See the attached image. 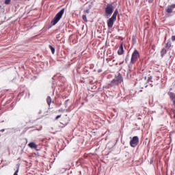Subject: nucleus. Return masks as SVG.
Instances as JSON below:
<instances>
[{
    "label": "nucleus",
    "mask_w": 175,
    "mask_h": 175,
    "mask_svg": "<svg viewBox=\"0 0 175 175\" xmlns=\"http://www.w3.org/2000/svg\"><path fill=\"white\" fill-rule=\"evenodd\" d=\"M124 81V78L121 74H118V75L115 76V78L111 81V83L108 85L109 87H114V85H118V84H121Z\"/></svg>",
    "instance_id": "f257e3e1"
},
{
    "label": "nucleus",
    "mask_w": 175,
    "mask_h": 175,
    "mask_svg": "<svg viewBox=\"0 0 175 175\" xmlns=\"http://www.w3.org/2000/svg\"><path fill=\"white\" fill-rule=\"evenodd\" d=\"M64 13H65V9H62L57 14H55L53 19L51 21V24L52 25H55L61 18H62V16H64Z\"/></svg>",
    "instance_id": "f03ea898"
},
{
    "label": "nucleus",
    "mask_w": 175,
    "mask_h": 175,
    "mask_svg": "<svg viewBox=\"0 0 175 175\" xmlns=\"http://www.w3.org/2000/svg\"><path fill=\"white\" fill-rule=\"evenodd\" d=\"M139 57L140 54L139 53V51H137V50H135L131 55L130 64L129 65V69H132V65H133V64H135L136 61L139 59Z\"/></svg>",
    "instance_id": "7ed1b4c3"
},
{
    "label": "nucleus",
    "mask_w": 175,
    "mask_h": 175,
    "mask_svg": "<svg viewBox=\"0 0 175 175\" xmlns=\"http://www.w3.org/2000/svg\"><path fill=\"white\" fill-rule=\"evenodd\" d=\"M117 14H118V10H116L107 22L108 28H113V25H114L115 21L117 20Z\"/></svg>",
    "instance_id": "20e7f679"
},
{
    "label": "nucleus",
    "mask_w": 175,
    "mask_h": 175,
    "mask_svg": "<svg viewBox=\"0 0 175 175\" xmlns=\"http://www.w3.org/2000/svg\"><path fill=\"white\" fill-rule=\"evenodd\" d=\"M139 144V137L134 136L133 139L130 141V146L131 147H136Z\"/></svg>",
    "instance_id": "39448f33"
},
{
    "label": "nucleus",
    "mask_w": 175,
    "mask_h": 175,
    "mask_svg": "<svg viewBox=\"0 0 175 175\" xmlns=\"http://www.w3.org/2000/svg\"><path fill=\"white\" fill-rule=\"evenodd\" d=\"M114 10V8H113V5L111 4H107V7L105 8V12L109 16H111V14H113V12Z\"/></svg>",
    "instance_id": "423d86ee"
},
{
    "label": "nucleus",
    "mask_w": 175,
    "mask_h": 175,
    "mask_svg": "<svg viewBox=\"0 0 175 175\" xmlns=\"http://www.w3.org/2000/svg\"><path fill=\"white\" fill-rule=\"evenodd\" d=\"M173 9H175V4L168 5L166 9L167 13H173Z\"/></svg>",
    "instance_id": "0eeeda50"
},
{
    "label": "nucleus",
    "mask_w": 175,
    "mask_h": 175,
    "mask_svg": "<svg viewBox=\"0 0 175 175\" xmlns=\"http://www.w3.org/2000/svg\"><path fill=\"white\" fill-rule=\"evenodd\" d=\"M118 54L119 55H122V54H124V46L122 45V44H121V45L118 51Z\"/></svg>",
    "instance_id": "6e6552de"
},
{
    "label": "nucleus",
    "mask_w": 175,
    "mask_h": 175,
    "mask_svg": "<svg viewBox=\"0 0 175 175\" xmlns=\"http://www.w3.org/2000/svg\"><path fill=\"white\" fill-rule=\"evenodd\" d=\"M28 146L30 148H34L35 150H36L38 148V145H36V144H35V142H30L28 144Z\"/></svg>",
    "instance_id": "1a4fd4ad"
},
{
    "label": "nucleus",
    "mask_w": 175,
    "mask_h": 175,
    "mask_svg": "<svg viewBox=\"0 0 175 175\" xmlns=\"http://www.w3.org/2000/svg\"><path fill=\"white\" fill-rule=\"evenodd\" d=\"M170 98L172 99V100L173 101V105L175 107V94H173L170 96Z\"/></svg>",
    "instance_id": "9d476101"
},
{
    "label": "nucleus",
    "mask_w": 175,
    "mask_h": 175,
    "mask_svg": "<svg viewBox=\"0 0 175 175\" xmlns=\"http://www.w3.org/2000/svg\"><path fill=\"white\" fill-rule=\"evenodd\" d=\"M167 53V51H166V49H163L162 51H161V57H163L165 54Z\"/></svg>",
    "instance_id": "9b49d317"
},
{
    "label": "nucleus",
    "mask_w": 175,
    "mask_h": 175,
    "mask_svg": "<svg viewBox=\"0 0 175 175\" xmlns=\"http://www.w3.org/2000/svg\"><path fill=\"white\" fill-rule=\"evenodd\" d=\"M166 47L167 49H170V47H172V42L170 41L166 42Z\"/></svg>",
    "instance_id": "f8f14e48"
},
{
    "label": "nucleus",
    "mask_w": 175,
    "mask_h": 175,
    "mask_svg": "<svg viewBox=\"0 0 175 175\" xmlns=\"http://www.w3.org/2000/svg\"><path fill=\"white\" fill-rule=\"evenodd\" d=\"M46 102H47L49 106H50V105H51V97L48 96L46 98Z\"/></svg>",
    "instance_id": "ddd939ff"
},
{
    "label": "nucleus",
    "mask_w": 175,
    "mask_h": 175,
    "mask_svg": "<svg viewBox=\"0 0 175 175\" xmlns=\"http://www.w3.org/2000/svg\"><path fill=\"white\" fill-rule=\"evenodd\" d=\"M49 48L51 49L52 54H54V53H55V49L54 47H53V46H51V45H49Z\"/></svg>",
    "instance_id": "4468645a"
},
{
    "label": "nucleus",
    "mask_w": 175,
    "mask_h": 175,
    "mask_svg": "<svg viewBox=\"0 0 175 175\" xmlns=\"http://www.w3.org/2000/svg\"><path fill=\"white\" fill-rule=\"evenodd\" d=\"M82 18H83V21L87 23L88 20H87V16L86 15H83Z\"/></svg>",
    "instance_id": "2eb2a0df"
},
{
    "label": "nucleus",
    "mask_w": 175,
    "mask_h": 175,
    "mask_svg": "<svg viewBox=\"0 0 175 175\" xmlns=\"http://www.w3.org/2000/svg\"><path fill=\"white\" fill-rule=\"evenodd\" d=\"M147 81H148V83H150V81L151 83H152V77H151V76L149 77Z\"/></svg>",
    "instance_id": "dca6fc26"
},
{
    "label": "nucleus",
    "mask_w": 175,
    "mask_h": 175,
    "mask_svg": "<svg viewBox=\"0 0 175 175\" xmlns=\"http://www.w3.org/2000/svg\"><path fill=\"white\" fill-rule=\"evenodd\" d=\"M5 5H9V3H10V0H5Z\"/></svg>",
    "instance_id": "f3484780"
},
{
    "label": "nucleus",
    "mask_w": 175,
    "mask_h": 175,
    "mask_svg": "<svg viewBox=\"0 0 175 175\" xmlns=\"http://www.w3.org/2000/svg\"><path fill=\"white\" fill-rule=\"evenodd\" d=\"M18 167L17 168V170L14 172V175H18Z\"/></svg>",
    "instance_id": "a211bd4d"
},
{
    "label": "nucleus",
    "mask_w": 175,
    "mask_h": 175,
    "mask_svg": "<svg viewBox=\"0 0 175 175\" xmlns=\"http://www.w3.org/2000/svg\"><path fill=\"white\" fill-rule=\"evenodd\" d=\"M172 42L175 41V36H172Z\"/></svg>",
    "instance_id": "6ab92c4d"
},
{
    "label": "nucleus",
    "mask_w": 175,
    "mask_h": 175,
    "mask_svg": "<svg viewBox=\"0 0 175 175\" xmlns=\"http://www.w3.org/2000/svg\"><path fill=\"white\" fill-rule=\"evenodd\" d=\"M58 118H61V115L57 116L55 120H58Z\"/></svg>",
    "instance_id": "aec40b11"
},
{
    "label": "nucleus",
    "mask_w": 175,
    "mask_h": 175,
    "mask_svg": "<svg viewBox=\"0 0 175 175\" xmlns=\"http://www.w3.org/2000/svg\"><path fill=\"white\" fill-rule=\"evenodd\" d=\"M84 12H85V13H90V10H86Z\"/></svg>",
    "instance_id": "412c9836"
},
{
    "label": "nucleus",
    "mask_w": 175,
    "mask_h": 175,
    "mask_svg": "<svg viewBox=\"0 0 175 175\" xmlns=\"http://www.w3.org/2000/svg\"><path fill=\"white\" fill-rule=\"evenodd\" d=\"M0 132H5V129L0 130Z\"/></svg>",
    "instance_id": "4be33fe9"
},
{
    "label": "nucleus",
    "mask_w": 175,
    "mask_h": 175,
    "mask_svg": "<svg viewBox=\"0 0 175 175\" xmlns=\"http://www.w3.org/2000/svg\"><path fill=\"white\" fill-rule=\"evenodd\" d=\"M59 111H62V110L59 109Z\"/></svg>",
    "instance_id": "5701e85b"
},
{
    "label": "nucleus",
    "mask_w": 175,
    "mask_h": 175,
    "mask_svg": "<svg viewBox=\"0 0 175 175\" xmlns=\"http://www.w3.org/2000/svg\"><path fill=\"white\" fill-rule=\"evenodd\" d=\"M150 85H151V87H152V84H150Z\"/></svg>",
    "instance_id": "b1692460"
}]
</instances>
